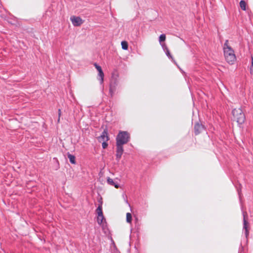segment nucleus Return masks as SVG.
<instances>
[{
	"label": "nucleus",
	"instance_id": "obj_1",
	"mask_svg": "<svg viewBox=\"0 0 253 253\" xmlns=\"http://www.w3.org/2000/svg\"><path fill=\"white\" fill-rule=\"evenodd\" d=\"M224 55L226 61L230 64H233L236 60L234 51L229 44L228 40H226L223 46Z\"/></svg>",
	"mask_w": 253,
	"mask_h": 253
},
{
	"label": "nucleus",
	"instance_id": "obj_2",
	"mask_svg": "<svg viewBox=\"0 0 253 253\" xmlns=\"http://www.w3.org/2000/svg\"><path fill=\"white\" fill-rule=\"evenodd\" d=\"M233 118L238 124H243L245 121V116L242 110L239 108H235L232 111Z\"/></svg>",
	"mask_w": 253,
	"mask_h": 253
},
{
	"label": "nucleus",
	"instance_id": "obj_3",
	"mask_svg": "<svg viewBox=\"0 0 253 253\" xmlns=\"http://www.w3.org/2000/svg\"><path fill=\"white\" fill-rule=\"evenodd\" d=\"M129 134L126 131H120L116 137V145H121L127 143L129 140Z\"/></svg>",
	"mask_w": 253,
	"mask_h": 253
},
{
	"label": "nucleus",
	"instance_id": "obj_4",
	"mask_svg": "<svg viewBox=\"0 0 253 253\" xmlns=\"http://www.w3.org/2000/svg\"><path fill=\"white\" fill-rule=\"evenodd\" d=\"M70 20L74 26H80L84 22L81 18L78 16H72L70 18Z\"/></svg>",
	"mask_w": 253,
	"mask_h": 253
},
{
	"label": "nucleus",
	"instance_id": "obj_5",
	"mask_svg": "<svg viewBox=\"0 0 253 253\" xmlns=\"http://www.w3.org/2000/svg\"><path fill=\"white\" fill-rule=\"evenodd\" d=\"M116 159L119 161L122 157V155L124 152L123 146L121 145H116Z\"/></svg>",
	"mask_w": 253,
	"mask_h": 253
},
{
	"label": "nucleus",
	"instance_id": "obj_6",
	"mask_svg": "<svg viewBox=\"0 0 253 253\" xmlns=\"http://www.w3.org/2000/svg\"><path fill=\"white\" fill-rule=\"evenodd\" d=\"M94 66H95V68L97 69V70L98 72V76L100 78V83H101V84H102L103 82V80H104V75L103 72L102 70V68L100 66L97 65L96 63H94Z\"/></svg>",
	"mask_w": 253,
	"mask_h": 253
},
{
	"label": "nucleus",
	"instance_id": "obj_7",
	"mask_svg": "<svg viewBox=\"0 0 253 253\" xmlns=\"http://www.w3.org/2000/svg\"><path fill=\"white\" fill-rule=\"evenodd\" d=\"M98 140L100 142L108 141L109 137L108 136V133L106 130H104L103 131L102 134L98 137Z\"/></svg>",
	"mask_w": 253,
	"mask_h": 253
},
{
	"label": "nucleus",
	"instance_id": "obj_8",
	"mask_svg": "<svg viewBox=\"0 0 253 253\" xmlns=\"http://www.w3.org/2000/svg\"><path fill=\"white\" fill-rule=\"evenodd\" d=\"M243 216H244V228L246 230V236H247L249 234V231L248 230V222L247 219V217H248L247 213L246 212H244Z\"/></svg>",
	"mask_w": 253,
	"mask_h": 253
},
{
	"label": "nucleus",
	"instance_id": "obj_9",
	"mask_svg": "<svg viewBox=\"0 0 253 253\" xmlns=\"http://www.w3.org/2000/svg\"><path fill=\"white\" fill-rule=\"evenodd\" d=\"M204 129L203 126L199 124H197L194 126V130L195 134L197 135L202 131Z\"/></svg>",
	"mask_w": 253,
	"mask_h": 253
},
{
	"label": "nucleus",
	"instance_id": "obj_10",
	"mask_svg": "<svg viewBox=\"0 0 253 253\" xmlns=\"http://www.w3.org/2000/svg\"><path fill=\"white\" fill-rule=\"evenodd\" d=\"M107 181V183L109 184L114 186L116 188H119V185L118 184L115 183L112 178H111L110 177H108Z\"/></svg>",
	"mask_w": 253,
	"mask_h": 253
},
{
	"label": "nucleus",
	"instance_id": "obj_11",
	"mask_svg": "<svg viewBox=\"0 0 253 253\" xmlns=\"http://www.w3.org/2000/svg\"><path fill=\"white\" fill-rule=\"evenodd\" d=\"M116 91V87L115 85H113L112 84H110L109 92L111 96L112 97L114 92Z\"/></svg>",
	"mask_w": 253,
	"mask_h": 253
},
{
	"label": "nucleus",
	"instance_id": "obj_12",
	"mask_svg": "<svg viewBox=\"0 0 253 253\" xmlns=\"http://www.w3.org/2000/svg\"><path fill=\"white\" fill-rule=\"evenodd\" d=\"M68 158L72 164H76L75 157L74 155H72L70 154H68Z\"/></svg>",
	"mask_w": 253,
	"mask_h": 253
},
{
	"label": "nucleus",
	"instance_id": "obj_13",
	"mask_svg": "<svg viewBox=\"0 0 253 253\" xmlns=\"http://www.w3.org/2000/svg\"><path fill=\"white\" fill-rule=\"evenodd\" d=\"M247 3L244 0H241L240 2V6L243 10H246Z\"/></svg>",
	"mask_w": 253,
	"mask_h": 253
},
{
	"label": "nucleus",
	"instance_id": "obj_14",
	"mask_svg": "<svg viewBox=\"0 0 253 253\" xmlns=\"http://www.w3.org/2000/svg\"><path fill=\"white\" fill-rule=\"evenodd\" d=\"M104 219V217L103 216V214L98 215L97 220V223L99 224H101L103 223Z\"/></svg>",
	"mask_w": 253,
	"mask_h": 253
},
{
	"label": "nucleus",
	"instance_id": "obj_15",
	"mask_svg": "<svg viewBox=\"0 0 253 253\" xmlns=\"http://www.w3.org/2000/svg\"><path fill=\"white\" fill-rule=\"evenodd\" d=\"M122 47L124 50H127L128 49V43L126 41H123L121 42Z\"/></svg>",
	"mask_w": 253,
	"mask_h": 253
},
{
	"label": "nucleus",
	"instance_id": "obj_16",
	"mask_svg": "<svg viewBox=\"0 0 253 253\" xmlns=\"http://www.w3.org/2000/svg\"><path fill=\"white\" fill-rule=\"evenodd\" d=\"M126 220L127 222L131 223L132 220V216L130 213L127 212L126 214Z\"/></svg>",
	"mask_w": 253,
	"mask_h": 253
},
{
	"label": "nucleus",
	"instance_id": "obj_17",
	"mask_svg": "<svg viewBox=\"0 0 253 253\" xmlns=\"http://www.w3.org/2000/svg\"><path fill=\"white\" fill-rule=\"evenodd\" d=\"M96 212L97 213V215L103 214L101 205H99L97 209H96Z\"/></svg>",
	"mask_w": 253,
	"mask_h": 253
},
{
	"label": "nucleus",
	"instance_id": "obj_18",
	"mask_svg": "<svg viewBox=\"0 0 253 253\" xmlns=\"http://www.w3.org/2000/svg\"><path fill=\"white\" fill-rule=\"evenodd\" d=\"M166 35L165 34H162L159 37V42H164L166 40Z\"/></svg>",
	"mask_w": 253,
	"mask_h": 253
},
{
	"label": "nucleus",
	"instance_id": "obj_19",
	"mask_svg": "<svg viewBox=\"0 0 253 253\" xmlns=\"http://www.w3.org/2000/svg\"><path fill=\"white\" fill-rule=\"evenodd\" d=\"M252 59V64L250 67V73L252 75H253V57H251Z\"/></svg>",
	"mask_w": 253,
	"mask_h": 253
},
{
	"label": "nucleus",
	"instance_id": "obj_20",
	"mask_svg": "<svg viewBox=\"0 0 253 253\" xmlns=\"http://www.w3.org/2000/svg\"><path fill=\"white\" fill-rule=\"evenodd\" d=\"M107 141H103L102 142V145L103 149H105L108 146V143L107 142Z\"/></svg>",
	"mask_w": 253,
	"mask_h": 253
},
{
	"label": "nucleus",
	"instance_id": "obj_21",
	"mask_svg": "<svg viewBox=\"0 0 253 253\" xmlns=\"http://www.w3.org/2000/svg\"><path fill=\"white\" fill-rule=\"evenodd\" d=\"M167 54L168 56L170 57V58H171V56L170 55V54L169 53V50H167Z\"/></svg>",
	"mask_w": 253,
	"mask_h": 253
},
{
	"label": "nucleus",
	"instance_id": "obj_22",
	"mask_svg": "<svg viewBox=\"0 0 253 253\" xmlns=\"http://www.w3.org/2000/svg\"><path fill=\"white\" fill-rule=\"evenodd\" d=\"M58 115H59V117H60V116L61 115V110L60 109L58 110Z\"/></svg>",
	"mask_w": 253,
	"mask_h": 253
}]
</instances>
